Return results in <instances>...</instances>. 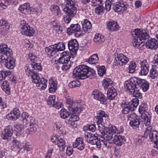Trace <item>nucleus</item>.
Wrapping results in <instances>:
<instances>
[{
	"mask_svg": "<svg viewBox=\"0 0 158 158\" xmlns=\"http://www.w3.org/2000/svg\"><path fill=\"white\" fill-rule=\"evenodd\" d=\"M9 85L6 81H4L2 84V88L6 93L9 94L10 93V88L9 87Z\"/></svg>",
	"mask_w": 158,
	"mask_h": 158,
	"instance_id": "7c9ffc66",
	"label": "nucleus"
},
{
	"mask_svg": "<svg viewBox=\"0 0 158 158\" xmlns=\"http://www.w3.org/2000/svg\"><path fill=\"white\" fill-rule=\"evenodd\" d=\"M47 80L44 78H41L38 84H36V86L41 90H45L47 87L46 83Z\"/></svg>",
	"mask_w": 158,
	"mask_h": 158,
	"instance_id": "b1692460",
	"label": "nucleus"
},
{
	"mask_svg": "<svg viewBox=\"0 0 158 158\" xmlns=\"http://www.w3.org/2000/svg\"><path fill=\"white\" fill-rule=\"evenodd\" d=\"M57 145L60 148V151H62L66 147L65 142V140L62 138L59 139L58 141L57 142Z\"/></svg>",
	"mask_w": 158,
	"mask_h": 158,
	"instance_id": "72a5a7b5",
	"label": "nucleus"
},
{
	"mask_svg": "<svg viewBox=\"0 0 158 158\" xmlns=\"http://www.w3.org/2000/svg\"><path fill=\"white\" fill-rule=\"evenodd\" d=\"M98 135L102 137V135H103L104 133L105 132L104 130L105 128L104 127L103 128H102L100 126H98Z\"/></svg>",
	"mask_w": 158,
	"mask_h": 158,
	"instance_id": "680f3d73",
	"label": "nucleus"
},
{
	"mask_svg": "<svg viewBox=\"0 0 158 158\" xmlns=\"http://www.w3.org/2000/svg\"><path fill=\"white\" fill-rule=\"evenodd\" d=\"M94 41L98 44H100L104 41L103 37H102L99 34H96L94 39Z\"/></svg>",
	"mask_w": 158,
	"mask_h": 158,
	"instance_id": "58836bf2",
	"label": "nucleus"
},
{
	"mask_svg": "<svg viewBox=\"0 0 158 158\" xmlns=\"http://www.w3.org/2000/svg\"><path fill=\"white\" fill-rule=\"evenodd\" d=\"M70 58V56H69V57H67L66 58L64 56H63L59 58V63L63 64L62 66V69L63 70H67L70 68L71 65L69 60Z\"/></svg>",
	"mask_w": 158,
	"mask_h": 158,
	"instance_id": "9d476101",
	"label": "nucleus"
},
{
	"mask_svg": "<svg viewBox=\"0 0 158 158\" xmlns=\"http://www.w3.org/2000/svg\"><path fill=\"white\" fill-rule=\"evenodd\" d=\"M107 26L109 30L110 31H117L119 28V26L117 24V23L114 21L109 22Z\"/></svg>",
	"mask_w": 158,
	"mask_h": 158,
	"instance_id": "5701e85b",
	"label": "nucleus"
},
{
	"mask_svg": "<svg viewBox=\"0 0 158 158\" xmlns=\"http://www.w3.org/2000/svg\"><path fill=\"white\" fill-rule=\"evenodd\" d=\"M78 44L77 40L75 39L70 40L68 42V46L69 50L75 52L78 50Z\"/></svg>",
	"mask_w": 158,
	"mask_h": 158,
	"instance_id": "dca6fc26",
	"label": "nucleus"
},
{
	"mask_svg": "<svg viewBox=\"0 0 158 158\" xmlns=\"http://www.w3.org/2000/svg\"><path fill=\"white\" fill-rule=\"evenodd\" d=\"M111 5H113V9L117 12L126 10L129 6L127 2L123 0H107L105 2V9L107 11H109Z\"/></svg>",
	"mask_w": 158,
	"mask_h": 158,
	"instance_id": "20e7f679",
	"label": "nucleus"
},
{
	"mask_svg": "<svg viewBox=\"0 0 158 158\" xmlns=\"http://www.w3.org/2000/svg\"><path fill=\"white\" fill-rule=\"evenodd\" d=\"M12 114H13L12 113V112L11 111L10 113H9L7 115L6 117L7 118L10 119H11L12 120H15L16 119V117L15 116H14V115H13V116L12 115Z\"/></svg>",
	"mask_w": 158,
	"mask_h": 158,
	"instance_id": "338daca9",
	"label": "nucleus"
},
{
	"mask_svg": "<svg viewBox=\"0 0 158 158\" xmlns=\"http://www.w3.org/2000/svg\"><path fill=\"white\" fill-rule=\"evenodd\" d=\"M68 108L70 111V113L79 114L81 112L79 109V104L77 102L73 103L68 106Z\"/></svg>",
	"mask_w": 158,
	"mask_h": 158,
	"instance_id": "ddd939ff",
	"label": "nucleus"
},
{
	"mask_svg": "<svg viewBox=\"0 0 158 158\" xmlns=\"http://www.w3.org/2000/svg\"><path fill=\"white\" fill-rule=\"evenodd\" d=\"M103 83V85L105 89H106L109 86H111L113 83V81L110 78H106L104 79Z\"/></svg>",
	"mask_w": 158,
	"mask_h": 158,
	"instance_id": "e433bc0d",
	"label": "nucleus"
},
{
	"mask_svg": "<svg viewBox=\"0 0 158 158\" xmlns=\"http://www.w3.org/2000/svg\"><path fill=\"white\" fill-rule=\"evenodd\" d=\"M146 46L148 48L155 49L158 48V41L155 39H151L146 43Z\"/></svg>",
	"mask_w": 158,
	"mask_h": 158,
	"instance_id": "f3484780",
	"label": "nucleus"
},
{
	"mask_svg": "<svg viewBox=\"0 0 158 158\" xmlns=\"http://www.w3.org/2000/svg\"><path fill=\"white\" fill-rule=\"evenodd\" d=\"M37 122L36 121L35 119L31 117V118L29 120V123L28 122L27 123V124H30V125H34L35 126H37Z\"/></svg>",
	"mask_w": 158,
	"mask_h": 158,
	"instance_id": "bf43d9fd",
	"label": "nucleus"
},
{
	"mask_svg": "<svg viewBox=\"0 0 158 158\" xmlns=\"http://www.w3.org/2000/svg\"><path fill=\"white\" fill-rule=\"evenodd\" d=\"M66 103H67L69 106V105L72 104L76 102L73 101V100L72 98L70 97L69 96H68L66 98Z\"/></svg>",
	"mask_w": 158,
	"mask_h": 158,
	"instance_id": "0e129e2a",
	"label": "nucleus"
},
{
	"mask_svg": "<svg viewBox=\"0 0 158 158\" xmlns=\"http://www.w3.org/2000/svg\"><path fill=\"white\" fill-rule=\"evenodd\" d=\"M14 116L16 117V119L19 117V111L18 109H15L13 111H11Z\"/></svg>",
	"mask_w": 158,
	"mask_h": 158,
	"instance_id": "e2e57ef3",
	"label": "nucleus"
},
{
	"mask_svg": "<svg viewBox=\"0 0 158 158\" xmlns=\"http://www.w3.org/2000/svg\"><path fill=\"white\" fill-rule=\"evenodd\" d=\"M21 118L23 122L26 123L28 122L29 123V120L31 118V117H29L28 114L26 112H24L22 113Z\"/></svg>",
	"mask_w": 158,
	"mask_h": 158,
	"instance_id": "c9c22d12",
	"label": "nucleus"
},
{
	"mask_svg": "<svg viewBox=\"0 0 158 158\" xmlns=\"http://www.w3.org/2000/svg\"><path fill=\"white\" fill-rule=\"evenodd\" d=\"M138 78L135 77H132L128 81L125 82L126 86H125L127 91L129 93L131 91L135 89H138L140 85V84H138L139 81L138 80Z\"/></svg>",
	"mask_w": 158,
	"mask_h": 158,
	"instance_id": "39448f33",
	"label": "nucleus"
},
{
	"mask_svg": "<svg viewBox=\"0 0 158 158\" xmlns=\"http://www.w3.org/2000/svg\"><path fill=\"white\" fill-rule=\"evenodd\" d=\"M139 80L138 84H140V86L138 89H141L143 92L146 91L149 88V84L146 81L143 79H142L138 78Z\"/></svg>",
	"mask_w": 158,
	"mask_h": 158,
	"instance_id": "412c9836",
	"label": "nucleus"
},
{
	"mask_svg": "<svg viewBox=\"0 0 158 158\" xmlns=\"http://www.w3.org/2000/svg\"><path fill=\"white\" fill-rule=\"evenodd\" d=\"M92 95L94 99L99 101L101 103L104 104L106 101V99L104 95L98 90H94L92 92Z\"/></svg>",
	"mask_w": 158,
	"mask_h": 158,
	"instance_id": "9b49d317",
	"label": "nucleus"
},
{
	"mask_svg": "<svg viewBox=\"0 0 158 158\" xmlns=\"http://www.w3.org/2000/svg\"><path fill=\"white\" fill-rule=\"evenodd\" d=\"M26 74L29 76H31L35 73L33 72L30 68L29 67L27 66V68L26 69Z\"/></svg>",
	"mask_w": 158,
	"mask_h": 158,
	"instance_id": "13d9d810",
	"label": "nucleus"
},
{
	"mask_svg": "<svg viewBox=\"0 0 158 158\" xmlns=\"http://www.w3.org/2000/svg\"><path fill=\"white\" fill-rule=\"evenodd\" d=\"M73 75L74 77L81 79L87 78L91 79L95 77L96 73L94 69L83 64L78 66L74 69Z\"/></svg>",
	"mask_w": 158,
	"mask_h": 158,
	"instance_id": "f257e3e1",
	"label": "nucleus"
},
{
	"mask_svg": "<svg viewBox=\"0 0 158 158\" xmlns=\"http://www.w3.org/2000/svg\"><path fill=\"white\" fill-rule=\"evenodd\" d=\"M110 131H107L105 132L103 135H102V138L106 140L109 141L112 138L113 135L110 133Z\"/></svg>",
	"mask_w": 158,
	"mask_h": 158,
	"instance_id": "473e14b6",
	"label": "nucleus"
},
{
	"mask_svg": "<svg viewBox=\"0 0 158 158\" xmlns=\"http://www.w3.org/2000/svg\"><path fill=\"white\" fill-rule=\"evenodd\" d=\"M73 152V149L71 147H67L66 149V154L69 156L72 154Z\"/></svg>",
	"mask_w": 158,
	"mask_h": 158,
	"instance_id": "774afa93",
	"label": "nucleus"
},
{
	"mask_svg": "<svg viewBox=\"0 0 158 158\" xmlns=\"http://www.w3.org/2000/svg\"><path fill=\"white\" fill-rule=\"evenodd\" d=\"M98 73L100 76H102L106 72V69L105 66H99L98 67Z\"/></svg>",
	"mask_w": 158,
	"mask_h": 158,
	"instance_id": "c03bdc74",
	"label": "nucleus"
},
{
	"mask_svg": "<svg viewBox=\"0 0 158 158\" xmlns=\"http://www.w3.org/2000/svg\"><path fill=\"white\" fill-rule=\"evenodd\" d=\"M13 130L12 127L11 125H9L4 129L2 134V137L3 139H7L9 137H11L12 134Z\"/></svg>",
	"mask_w": 158,
	"mask_h": 158,
	"instance_id": "4468645a",
	"label": "nucleus"
},
{
	"mask_svg": "<svg viewBox=\"0 0 158 158\" xmlns=\"http://www.w3.org/2000/svg\"><path fill=\"white\" fill-rule=\"evenodd\" d=\"M140 119L138 118H135L131 120L129 123L131 126L133 128H138L140 124Z\"/></svg>",
	"mask_w": 158,
	"mask_h": 158,
	"instance_id": "393cba45",
	"label": "nucleus"
},
{
	"mask_svg": "<svg viewBox=\"0 0 158 158\" xmlns=\"http://www.w3.org/2000/svg\"><path fill=\"white\" fill-rule=\"evenodd\" d=\"M65 12L66 15L64 17V20L66 23H69L71 20L72 18L74 17L76 13H74L73 15L72 13H70L71 12Z\"/></svg>",
	"mask_w": 158,
	"mask_h": 158,
	"instance_id": "c85d7f7f",
	"label": "nucleus"
},
{
	"mask_svg": "<svg viewBox=\"0 0 158 158\" xmlns=\"http://www.w3.org/2000/svg\"><path fill=\"white\" fill-rule=\"evenodd\" d=\"M136 68V64L135 62L131 61L128 67V69L129 73H133L135 71Z\"/></svg>",
	"mask_w": 158,
	"mask_h": 158,
	"instance_id": "37998d69",
	"label": "nucleus"
},
{
	"mask_svg": "<svg viewBox=\"0 0 158 158\" xmlns=\"http://www.w3.org/2000/svg\"><path fill=\"white\" fill-rule=\"evenodd\" d=\"M71 117L68 121V123L71 125L73 126L75 124V122L79 120V118L78 117L79 114H72Z\"/></svg>",
	"mask_w": 158,
	"mask_h": 158,
	"instance_id": "bb28decb",
	"label": "nucleus"
},
{
	"mask_svg": "<svg viewBox=\"0 0 158 158\" xmlns=\"http://www.w3.org/2000/svg\"><path fill=\"white\" fill-rule=\"evenodd\" d=\"M141 118L143 119L144 121L146 123L147 125H149L150 124V119H149L148 117L147 116L146 114H142ZM144 123L145 124V123Z\"/></svg>",
	"mask_w": 158,
	"mask_h": 158,
	"instance_id": "864d4df0",
	"label": "nucleus"
},
{
	"mask_svg": "<svg viewBox=\"0 0 158 158\" xmlns=\"http://www.w3.org/2000/svg\"><path fill=\"white\" fill-rule=\"evenodd\" d=\"M50 9L54 13H56L57 15L60 14V10L58 6H52Z\"/></svg>",
	"mask_w": 158,
	"mask_h": 158,
	"instance_id": "09e8293b",
	"label": "nucleus"
},
{
	"mask_svg": "<svg viewBox=\"0 0 158 158\" xmlns=\"http://www.w3.org/2000/svg\"><path fill=\"white\" fill-rule=\"evenodd\" d=\"M73 147L77 148L78 149L80 150H82L85 148L83 139L81 138H78L77 139L76 142L73 143Z\"/></svg>",
	"mask_w": 158,
	"mask_h": 158,
	"instance_id": "a211bd4d",
	"label": "nucleus"
},
{
	"mask_svg": "<svg viewBox=\"0 0 158 158\" xmlns=\"http://www.w3.org/2000/svg\"><path fill=\"white\" fill-rule=\"evenodd\" d=\"M24 129V127L23 125L20 124H16L14 126V130L18 134H20L22 133V131Z\"/></svg>",
	"mask_w": 158,
	"mask_h": 158,
	"instance_id": "4c0bfd02",
	"label": "nucleus"
},
{
	"mask_svg": "<svg viewBox=\"0 0 158 158\" xmlns=\"http://www.w3.org/2000/svg\"><path fill=\"white\" fill-rule=\"evenodd\" d=\"M55 96L52 95L49 96L47 101L48 104L51 105L52 106L53 104L55 103Z\"/></svg>",
	"mask_w": 158,
	"mask_h": 158,
	"instance_id": "603ef678",
	"label": "nucleus"
},
{
	"mask_svg": "<svg viewBox=\"0 0 158 158\" xmlns=\"http://www.w3.org/2000/svg\"><path fill=\"white\" fill-rule=\"evenodd\" d=\"M117 94L116 90L113 86L110 87L107 92V98L109 100H113L114 99Z\"/></svg>",
	"mask_w": 158,
	"mask_h": 158,
	"instance_id": "6ab92c4d",
	"label": "nucleus"
},
{
	"mask_svg": "<svg viewBox=\"0 0 158 158\" xmlns=\"http://www.w3.org/2000/svg\"><path fill=\"white\" fill-rule=\"evenodd\" d=\"M11 72L9 71H2L0 72V81L4 79L8 75L11 74Z\"/></svg>",
	"mask_w": 158,
	"mask_h": 158,
	"instance_id": "a19ab883",
	"label": "nucleus"
},
{
	"mask_svg": "<svg viewBox=\"0 0 158 158\" xmlns=\"http://www.w3.org/2000/svg\"><path fill=\"white\" fill-rule=\"evenodd\" d=\"M131 34L134 38L132 41V44L136 48H140L144 45V41L148 39L149 36L146 32L141 31L139 29L134 30L131 32Z\"/></svg>",
	"mask_w": 158,
	"mask_h": 158,
	"instance_id": "7ed1b4c3",
	"label": "nucleus"
},
{
	"mask_svg": "<svg viewBox=\"0 0 158 158\" xmlns=\"http://www.w3.org/2000/svg\"><path fill=\"white\" fill-rule=\"evenodd\" d=\"M12 50L9 48L0 46V59L4 60L5 66L9 69H13L15 66V59L12 57Z\"/></svg>",
	"mask_w": 158,
	"mask_h": 158,
	"instance_id": "f03ea898",
	"label": "nucleus"
},
{
	"mask_svg": "<svg viewBox=\"0 0 158 158\" xmlns=\"http://www.w3.org/2000/svg\"><path fill=\"white\" fill-rule=\"evenodd\" d=\"M114 64V65L116 66H122L123 65L120 54L118 55L117 57L115 58Z\"/></svg>",
	"mask_w": 158,
	"mask_h": 158,
	"instance_id": "79ce46f5",
	"label": "nucleus"
},
{
	"mask_svg": "<svg viewBox=\"0 0 158 158\" xmlns=\"http://www.w3.org/2000/svg\"><path fill=\"white\" fill-rule=\"evenodd\" d=\"M92 25L90 22L87 19H85L82 23L83 31L85 33H89L90 31Z\"/></svg>",
	"mask_w": 158,
	"mask_h": 158,
	"instance_id": "4be33fe9",
	"label": "nucleus"
},
{
	"mask_svg": "<svg viewBox=\"0 0 158 158\" xmlns=\"http://www.w3.org/2000/svg\"><path fill=\"white\" fill-rule=\"evenodd\" d=\"M95 118L96 119V121H97V123L98 125L101 124V126H102V123L103 122V120L104 118L103 117H98V116H96Z\"/></svg>",
	"mask_w": 158,
	"mask_h": 158,
	"instance_id": "6e6d98bb",
	"label": "nucleus"
},
{
	"mask_svg": "<svg viewBox=\"0 0 158 158\" xmlns=\"http://www.w3.org/2000/svg\"><path fill=\"white\" fill-rule=\"evenodd\" d=\"M32 67L34 70H38V71L41 70L42 69V67L40 64L36 63L34 64V65L33 64H32Z\"/></svg>",
	"mask_w": 158,
	"mask_h": 158,
	"instance_id": "4d7b16f0",
	"label": "nucleus"
},
{
	"mask_svg": "<svg viewBox=\"0 0 158 158\" xmlns=\"http://www.w3.org/2000/svg\"><path fill=\"white\" fill-rule=\"evenodd\" d=\"M138 105V99L137 98L133 99L127 104H123L122 105L123 107L122 112L124 114H127L130 110H134Z\"/></svg>",
	"mask_w": 158,
	"mask_h": 158,
	"instance_id": "0eeeda50",
	"label": "nucleus"
},
{
	"mask_svg": "<svg viewBox=\"0 0 158 158\" xmlns=\"http://www.w3.org/2000/svg\"><path fill=\"white\" fill-rule=\"evenodd\" d=\"M31 78L32 79V82L35 84H38L39 81L41 80L39 75L37 73H35L31 76Z\"/></svg>",
	"mask_w": 158,
	"mask_h": 158,
	"instance_id": "ea45409f",
	"label": "nucleus"
},
{
	"mask_svg": "<svg viewBox=\"0 0 158 158\" xmlns=\"http://www.w3.org/2000/svg\"><path fill=\"white\" fill-rule=\"evenodd\" d=\"M19 10L22 13L25 14L30 13L31 10V9L30 7V4L28 3H24L21 5Z\"/></svg>",
	"mask_w": 158,
	"mask_h": 158,
	"instance_id": "aec40b11",
	"label": "nucleus"
},
{
	"mask_svg": "<svg viewBox=\"0 0 158 158\" xmlns=\"http://www.w3.org/2000/svg\"><path fill=\"white\" fill-rule=\"evenodd\" d=\"M0 26H4L3 28L6 30H8L10 28V26L7 21L3 19L0 20Z\"/></svg>",
	"mask_w": 158,
	"mask_h": 158,
	"instance_id": "de8ad7c7",
	"label": "nucleus"
},
{
	"mask_svg": "<svg viewBox=\"0 0 158 158\" xmlns=\"http://www.w3.org/2000/svg\"><path fill=\"white\" fill-rule=\"evenodd\" d=\"M102 0H92L91 1L92 5L94 6L100 5L102 4Z\"/></svg>",
	"mask_w": 158,
	"mask_h": 158,
	"instance_id": "5fc2aeb1",
	"label": "nucleus"
},
{
	"mask_svg": "<svg viewBox=\"0 0 158 158\" xmlns=\"http://www.w3.org/2000/svg\"><path fill=\"white\" fill-rule=\"evenodd\" d=\"M121 58L122 61V63L123 64V65L124 64H126L128 61L129 59L126 56H124L123 54H121Z\"/></svg>",
	"mask_w": 158,
	"mask_h": 158,
	"instance_id": "8fccbe9b",
	"label": "nucleus"
},
{
	"mask_svg": "<svg viewBox=\"0 0 158 158\" xmlns=\"http://www.w3.org/2000/svg\"><path fill=\"white\" fill-rule=\"evenodd\" d=\"M80 85V82L79 81H74L71 82L69 84V86L71 88H73L79 87Z\"/></svg>",
	"mask_w": 158,
	"mask_h": 158,
	"instance_id": "49530a36",
	"label": "nucleus"
},
{
	"mask_svg": "<svg viewBox=\"0 0 158 158\" xmlns=\"http://www.w3.org/2000/svg\"><path fill=\"white\" fill-rule=\"evenodd\" d=\"M98 60L97 54H95L91 56L86 61L90 64H95L98 62Z\"/></svg>",
	"mask_w": 158,
	"mask_h": 158,
	"instance_id": "cd10ccee",
	"label": "nucleus"
},
{
	"mask_svg": "<svg viewBox=\"0 0 158 158\" xmlns=\"http://www.w3.org/2000/svg\"><path fill=\"white\" fill-rule=\"evenodd\" d=\"M141 70L139 73L140 75H146L149 71V66L146 60H143L140 63Z\"/></svg>",
	"mask_w": 158,
	"mask_h": 158,
	"instance_id": "f8f14e48",
	"label": "nucleus"
},
{
	"mask_svg": "<svg viewBox=\"0 0 158 158\" xmlns=\"http://www.w3.org/2000/svg\"><path fill=\"white\" fill-rule=\"evenodd\" d=\"M97 116L103 117V118H104V119L108 117V115L107 114H106L105 112L103 110H100L98 111L97 112Z\"/></svg>",
	"mask_w": 158,
	"mask_h": 158,
	"instance_id": "3c124183",
	"label": "nucleus"
},
{
	"mask_svg": "<svg viewBox=\"0 0 158 158\" xmlns=\"http://www.w3.org/2000/svg\"><path fill=\"white\" fill-rule=\"evenodd\" d=\"M113 139V142L117 146H121L126 141L124 137L120 135H116Z\"/></svg>",
	"mask_w": 158,
	"mask_h": 158,
	"instance_id": "2eb2a0df",
	"label": "nucleus"
},
{
	"mask_svg": "<svg viewBox=\"0 0 158 158\" xmlns=\"http://www.w3.org/2000/svg\"><path fill=\"white\" fill-rule=\"evenodd\" d=\"M139 89H135L131 91L130 93L131 94H132L133 96L134 97L138 98H142V94L139 91Z\"/></svg>",
	"mask_w": 158,
	"mask_h": 158,
	"instance_id": "2f4dec72",
	"label": "nucleus"
},
{
	"mask_svg": "<svg viewBox=\"0 0 158 158\" xmlns=\"http://www.w3.org/2000/svg\"><path fill=\"white\" fill-rule=\"evenodd\" d=\"M65 7L63 9L64 11L71 12L73 15L77 11V1L76 0H69L65 3Z\"/></svg>",
	"mask_w": 158,
	"mask_h": 158,
	"instance_id": "6e6552de",
	"label": "nucleus"
},
{
	"mask_svg": "<svg viewBox=\"0 0 158 158\" xmlns=\"http://www.w3.org/2000/svg\"><path fill=\"white\" fill-rule=\"evenodd\" d=\"M58 136L56 135H54L51 137V140L53 143H56L59 139Z\"/></svg>",
	"mask_w": 158,
	"mask_h": 158,
	"instance_id": "69168bd1",
	"label": "nucleus"
},
{
	"mask_svg": "<svg viewBox=\"0 0 158 158\" xmlns=\"http://www.w3.org/2000/svg\"><path fill=\"white\" fill-rule=\"evenodd\" d=\"M103 7L102 5H100L99 6L96 7L95 10V13L98 14H100L103 11Z\"/></svg>",
	"mask_w": 158,
	"mask_h": 158,
	"instance_id": "052dcab7",
	"label": "nucleus"
},
{
	"mask_svg": "<svg viewBox=\"0 0 158 158\" xmlns=\"http://www.w3.org/2000/svg\"><path fill=\"white\" fill-rule=\"evenodd\" d=\"M71 115L69 113V112L67 111V110L64 109L60 111V116L61 118L64 119Z\"/></svg>",
	"mask_w": 158,
	"mask_h": 158,
	"instance_id": "a18cd8bd",
	"label": "nucleus"
},
{
	"mask_svg": "<svg viewBox=\"0 0 158 158\" xmlns=\"http://www.w3.org/2000/svg\"><path fill=\"white\" fill-rule=\"evenodd\" d=\"M80 27V26L78 24H71L70 27L67 29V33L69 35L74 33L76 37H78L81 33Z\"/></svg>",
	"mask_w": 158,
	"mask_h": 158,
	"instance_id": "1a4fd4ad",
	"label": "nucleus"
},
{
	"mask_svg": "<svg viewBox=\"0 0 158 158\" xmlns=\"http://www.w3.org/2000/svg\"><path fill=\"white\" fill-rule=\"evenodd\" d=\"M54 47L55 53L59 51H62L65 49V45L63 43H59L57 44H54L53 45Z\"/></svg>",
	"mask_w": 158,
	"mask_h": 158,
	"instance_id": "c756f323",
	"label": "nucleus"
},
{
	"mask_svg": "<svg viewBox=\"0 0 158 158\" xmlns=\"http://www.w3.org/2000/svg\"><path fill=\"white\" fill-rule=\"evenodd\" d=\"M50 87L49 88L50 93H53L55 92L57 89V82L53 80L50 81Z\"/></svg>",
	"mask_w": 158,
	"mask_h": 158,
	"instance_id": "a878e982",
	"label": "nucleus"
},
{
	"mask_svg": "<svg viewBox=\"0 0 158 158\" xmlns=\"http://www.w3.org/2000/svg\"><path fill=\"white\" fill-rule=\"evenodd\" d=\"M45 52L48 53H49V55L52 56H53L55 54V51L54 47L53 45H52L48 47H46L45 49Z\"/></svg>",
	"mask_w": 158,
	"mask_h": 158,
	"instance_id": "f704fd0d",
	"label": "nucleus"
},
{
	"mask_svg": "<svg viewBox=\"0 0 158 158\" xmlns=\"http://www.w3.org/2000/svg\"><path fill=\"white\" fill-rule=\"evenodd\" d=\"M19 27L22 29L21 33L23 35L30 36L34 34V30L24 20L21 21Z\"/></svg>",
	"mask_w": 158,
	"mask_h": 158,
	"instance_id": "423d86ee",
	"label": "nucleus"
}]
</instances>
